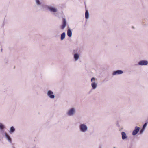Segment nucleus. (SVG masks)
<instances>
[{
  "instance_id": "8",
  "label": "nucleus",
  "mask_w": 148,
  "mask_h": 148,
  "mask_svg": "<svg viewBox=\"0 0 148 148\" xmlns=\"http://www.w3.org/2000/svg\"><path fill=\"white\" fill-rule=\"evenodd\" d=\"M123 71L121 70H117L113 72L112 75H120L123 73Z\"/></svg>"
},
{
  "instance_id": "4",
  "label": "nucleus",
  "mask_w": 148,
  "mask_h": 148,
  "mask_svg": "<svg viewBox=\"0 0 148 148\" xmlns=\"http://www.w3.org/2000/svg\"><path fill=\"white\" fill-rule=\"evenodd\" d=\"M95 79L94 77H92L91 80V81L92 82L91 84V86L93 89H95L97 86V84L95 82Z\"/></svg>"
},
{
  "instance_id": "10",
  "label": "nucleus",
  "mask_w": 148,
  "mask_h": 148,
  "mask_svg": "<svg viewBox=\"0 0 148 148\" xmlns=\"http://www.w3.org/2000/svg\"><path fill=\"white\" fill-rule=\"evenodd\" d=\"M5 136L7 140L11 144H12V139L10 136L7 133H5Z\"/></svg>"
},
{
  "instance_id": "11",
  "label": "nucleus",
  "mask_w": 148,
  "mask_h": 148,
  "mask_svg": "<svg viewBox=\"0 0 148 148\" xmlns=\"http://www.w3.org/2000/svg\"><path fill=\"white\" fill-rule=\"evenodd\" d=\"M35 2L38 6H42V0H35Z\"/></svg>"
},
{
  "instance_id": "22",
  "label": "nucleus",
  "mask_w": 148,
  "mask_h": 148,
  "mask_svg": "<svg viewBox=\"0 0 148 148\" xmlns=\"http://www.w3.org/2000/svg\"><path fill=\"white\" fill-rule=\"evenodd\" d=\"M114 148H115V147H114Z\"/></svg>"
},
{
  "instance_id": "12",
  "label": "nucleus",
  "mask_w": 148,
  "mask_h": 148,
  "mask_svg": "<svg viewBox=\"0 0 148 148\" xmlns=\"http://www.w3.org/2000/svg\"><path fill=\"white\" fill-rule=\"evenodd\" d=\"M121 134L122 139L125 140L127 138V136L125 132H122Z\"/></svg>"
},
{
  "instance_id": "7",
  "label": "nucleus",
  "mask_w": 148,
  "mask_h": 148,
  "mask_svg": "<svg viewBox=\"0 0 148 148\" xmlns=\"http://www.w3.org/2000/svg\"><path fill=\"white\" fill-rule=\"evenodd\" d=\"M140 130V127L136 126L135 128V129L133 131L132 133V135L133 136L136 135L138 132Z\"/></svg>"
},
{
  "instance_id": "5",
  "label": "nucleus",
  "mask_w": 148,
  "mask_h": 148,
  "mask_svg": "<svg viewBox=\"0 0 148 148\" xmlns=\"http://www.w3.org/2000/svg\"><path fill=\"white\" fill-rule=\"evenodd\" d=\"M67 23L65 18H63L62 21V24L61 25V28L62 29H64L67 25Z\"/></svg>"
},
{
  "instance_id": "2",
  "label": "nucleus",
  "mask_w": 148,
  "mask_h": 148,
  "mask_svg": "<svg viewBox=\"0 0 148 148\" xmlns=\"http://www.w3.org/2000/svg\"><path fill=\"white\" fill-rule=\"evenodd\" d=\"M79 129L81 132L85 133L87 131L88 127L85 124H81L79 125Z\"/></svg>"
},
{
  "instance_id": "9",
  "label": "nucleus",
  "mask_w": 148,
  "mask_h": 148,
  "mask_svg": "<svg viewBox=\"0 0 148 148\" xmlns=\"http://www.w3.org/2000/svg\"><path fill=\"white\" fill-rule=\"evenodd\" d=\"M49 10L51 12L53 13H56L58 11V10L57 8L54 7L50 6H49Z\"/></svg>"
},
{
  "instance_id": "18",
  "label": "nucleus",
  "mask_w": 148,
  "mask_h": 148,
  "mask_svg": "<svg viewBox=\"0 0 148 148\" xmlns=\"http://www.w3.org/2000/svg\"><path fill=\"white\" fill-rule=\"evenodd\" d=\"M5 127V126L4 125L2 124L1 123H0V130L1 131H3Z\"/></svg>"
},
{
  "instance_id": "13",
  "label": "nucleus",
  "mask_w": 148,
  "mask_h": 148,
  "mask_svg": "<svg viewBox=\"0 0 148 148\" xmlns=\"http://www.w3.org/2000/svg\"><path fill=\"white\" fill-rule=\"evenodd\" d=\"M79 58V55L77 53H75L74 55V58L75 60L77 61Z\"/></svg>"
},
{
  "instance_id": "3",
  "label": "nucleus",
  "mask_w": 148,
  "mask_h": 148,
  "mask_svg": "<svg viewBox=\"0 0 148 148\" xmlns=\"http://www.w3.org/2000/svg\"><path fill=\"white\" fill-rule=\"evenodd\" d=\"M47 95L50 99H54L55 97V96L53 94V92L51 90L47 91Z\"/></svg>"
},
{
  "instance_id": "1",
  "label": "nucleus",
  "mask_w": 148,
  "mask_h": 148,
  "mask_svg": "<svg viewBox=\"0 0 148 148\" xmlns=\"http://www.w3.org/2000/svg\"><path fill=\"white\" fill-rule=\"evenodd\" d=\"M76 112V109L74 108H72L69 109L66 112V114L69 116H73Z\"/></svg>"
},
{
  "instance_id": "6",
  "label": "nucleus",
  "mask_w": 148,
  "mask_h": 148,
  "mask_svg": "<svg viewBox=\"0 0 148 148\" xmlns=\"http://www.w3.org/2000/svg\"><path fill=\"white\" fill-rule=\"evenodd\" d=\"M148 64V61L145 60H142L140 61L138 63V65L141 66L146 65Z\"/></svg>"
},
{
  "instance_id": "16",
  "label": "nucleus",
  "mask_w": 148,
  "mask_h": 148,
  "mask_svg": "<svg viewBox=\"0 0 148 148\" xmlns=\"http://www.w3.org/2000/svg\"><path fill=\"white\" fill-rule=\"evenodd\" d=\"M66 36V34L64 32L62 33L61 36V40H63L65 38Z\"/></svg>"
},
{
  "instance_id": "21",
  "label": "nucleus",
  "mask_w": 148,
  "mask_h": 148,
  "mask_svg": "<svg viewBox=\"0 0 148 148\" xmlns=\"http://www.w3.org/2000/svg\"><path fill=\"white\" fill-rule=\"evenodd\" d=\"M145 130L142 128L140 131V134H142L143 133V132Z\"/></svg>"
},
{
  "instance_id": "19",
  "label": "nucleus",
  "mask_w": 148,
  "mask_h": 148,
  "mask_svg": "<svg viewBox=\"0 0 148 148\" xmlns=\"http://www.w3.org/2000/svg\"><path fill=\"white\" fill-rule=\"evenodd\" d=\"M50 6H49L47 5H44L42 6V7L44 9H47L49 10Z\"/></svg>"
},
{
  "instance_id": "20",
  "label": "nucleus",
  "mask_w": 148,
  "mask_h": 148,
  "mask_svg": "<svg viewBox=\"0 0 148 148\" xmlns=\"http://www.w3.org/2000/svg\"><path fill=\"white\" fill-rule=\"evenodd\" d=\"M147 122L145 123V124L143 125V126L142 128L145 130L147 125Z\"/></svg>"
},
{
  "instance_id": "15",
  "label": "nucleus",
  "mask_w": 148,
  "mask_h": 148,
  "mask_svg": "<svg viewBox=\"0 0 148 148\" xmlns=\"http://www.w3.org/2000/svg\"><path fill=\"white\" fill-rule=\"evenodd\" d=\"M15 129L13 126H11L10 128L9 132L10 134L13 133L15 131Z\"/></svg>"
},
{
  "instance_id": "17",
  "label": "nucleus",
  "mask_w": 148,
  "mask_h": 148,
  "mask_svg": "<svg viewBox=\"0 0 148 148\" xmlns=\"http://www.w3.org/2000/svg\"><path fill=\"white\" fill-rule=\"evenodd\" d=\"M85 18L86 19H87L89 18V14L88 11L87 10H86L85 13Z\"/></svg>"
},
{
  "instance_id": "14",
  "label": "nucleus",
  "mask_w": 148,
  "mask_h": 148,
  "mask_svg": "<svg viewBox=\"0 0 148 148\" xmlns=\"http://www.w3.org/2000/svg\"><path fill=\"white\" fill-rule=\"evenodd\" d=\"M67 34L69 37H71L72 36V32L70 29H68L67 31Z\"/></svg>"
}]
</instances>
